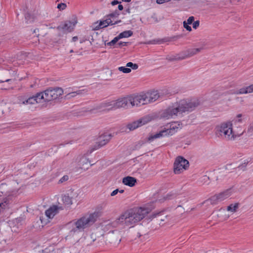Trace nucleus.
<instances>
[{
	"label": "nucleus",
	"mask_w": 253,
	"mask_h": 253,
	"mask_svg": "<svg viewBox=\"0 0 253 253\" xmlns=\"http://www.w3.org/2000/svg\"><path fill=\"white\" fill-rule=\"evenodd\" d=\"M98 216V213L94 212L70 222L67 224L69 229V236L73 237L84 231L85 229L94 224Z\"/></svg>",
	"instance_id": "5"
},
{
	"label": "nucleus",
	"mask_w": 253,
	"mask_h": 253,
	"mask_svg": "<svg viewBox=\"0 0 253 253\" xmlns=\"http://www.w3.org/2000/svg\"><path fill=\"white\" fill-rule=\"evenodd\" d=\"M76 23V22L66 21L63 25H60L58 28L64 33L71 32L73 30Z\"/></svg>",
	"instance_id": "15"
},
{
	"label": "nucleus",
	"mask_w": 253,
	"mask_h": 253,
	"mask_svg": "<svg viewBox=\"0 0 253 253\" xmlns=\"http://www.w3.org/2000/svg\"><path fill=\"white\" fill-rule=\"evenodd\" d=\"M83 91L84 90H79L76 91H73L72 92L68 93L66 95L65 97L66 99H70L72 97H75L77 95L81 94V93H82Z\"/></svg>",
	"instance_id": "24"
},
{
	"label": "nucleus",
	"mask_w": 253,
	"mask_h": 253,
	"mask_svg": "<svg viewBox=\"0 0 253 253\" xmlns=\"http://www.w3.org/2000/svg\"><path fill=\"white\" fill-rule=\"evenodd\" d=\"M62 201L63 203L66 205H71L72 204V198L69 195H64L62 197Z\"/></svg>",
	"instance_id": "25"
},
{
	"label": "nucleus",
	"mask_w": 253,
	"mask_h": 253,
	"mask_svg": "<svg viewBox=\"0 0 253 253\" xmlns=\"http://www.w3.org/2000/svg\"><path fill=\"white\" fill-rule=\"evenodd\" d=\"M88 159L85 157H82L79 162V166L81 169L85 170L88 169Z\"/></svg>",
	"instance_id": "21"
},
{
	"label": "nucleus",
	"mask_w": 253,
	"mask_h": 253,
	"mask_svg": "<svg viewBox=\"0 0 253 253\" xmlns=\"http://www.w3.org/2000/svg\"><path fill=\"white\" fill-rule=\"evenodd\" d=\"M203 180H205V181H206V180H207L208 179H209V177H208V176H207L206 175H205V176H204L203 177Z\"/></svg>",
	"instance_id": "50"
},
{
	"label": "nucleus",
	"mask_w": 253,
	"mask_h": 253,
	"mask_svg": "<svg viewBox=\"0 0 253 253\" xmlns=\"http://www.w3.org/2000/svg\"><path fill=\"white\" fill-rule=\"evenodd\" d=\"M118 70L124 73H129L131 72L130 68L123 66L119 67Z\"/></svg>",
	"instance_id": "29"
},
{
	"label": "nucleus",
	"mask_w": 253,
	"mask_h": 253,
	"mask_svg": "<svg viewBox=\"0 0 253 253\" xmlns=\"http://www.w3.org/2000/svg\"><path fill=\"white\" fill-rule=\"evenodd\" d=\"M70 52L71 53V52H73V50H72H72H71Z\"/></svg>",
	"instance_id": "54"
},
{
	"label": "nucleus",
	"mask_w": 253,
	"mask_h": 253,
	"mask_svg": "<svg viewBox=\"0 0 253 253\" xmlns=\"http://www.w3.org/2000/svg\"><path fill=\"white\" fill-rule=\"evenodd\" d=\"M18 100V103L20 105L35 104L41 102L40 97H39V93H37L35 96L30 97L25 100L23 99V97L21 96L19 98Z\"/></svg>",
	"instance_id": "13"
},
{
	"label": "nucleus",
	"mask_w": 253,
	"mask_h": 253,
	"mask_svg": "<svg viewBox=\"0 0 253 253\" xmlns=\"http://www.w3.org/2000/svg\"><path fill=\"white\" fill-rule=\"evenodd\" d=\"M200 104L199 100L197 98L182 99L164 110L161 117L166 119L174 118L175 116H181L183 113L194 110Z\"/></svg>",
	"instance_id": "3"
},
{
	"label": "nucleus",
	"mask_w": 253,
	"mask_h": 253,
	"mask_svg": "<svg viewBox=\"0 0 253 253\" xmlns=\"http://www.w3.org/2000/svg\"><path fill=\"white\" fill-rule=\"evenodd\" d=\"M78 40V37H74L72 38V41L73 42H76Z\"/></svg>",
	"instance_id": "49"
},
{
	"label": "nucleus",
	"mask_w": 253,
	"mask_h": 253,
	"mask_svg": "<svg viewBox=\"0 0 253 253\" xmlns=\"http://www.w3.org/2000/svg\"><path fill=\"white\" fill-rule=\"evenodd\" d=\"M239 203H235V204H231L227 208V210L232 212H235L237 209L239 208Z\"/></svg>",
	"instance_id": "26"
},
{
	"label": "nucleus",
	"mask_w": 253,
	"mask_h": 253,
	"mask_svg": "<svg viewBox=\"0 0 253 253\" xmlns=\"http://www.w3.org/2000/svg\"><path fill=\"white\" fill-rule=\"evenodd\" d=\"M247 164H248V162H245L244 164H242V165H240V166H239L238 168L243 170H244Z\"/></svg>",
	"instance_id": "38"
},
{
	"label": "nucleus",
	"mask_w": 253,
	"mask_h": 253,
	"mask_svg": "<svg viewBox=\"0 0 253 253\" xmlns=\"http://www.w3.org/2000/svg\"><path fill=\"white\" fill-rule=\"evenodd\" d=\"M69 179V177L68 175H64L62 177H61L59 181H58V183H62L65 181H67Z\"/></svg>",
	"instance_id": "35"
},
{
	"label": "nucleus",
	"mask_w": 253,
	"mask_h": 253,
	"mask_svg": "<svg viewBox=\"0 0 253 253\" xmlns=\"http://www.w3.org/2000/svg\"><path fill=\"white\" fill-rule=\"evenodd\" d=\"M120 40V38L119 36V35L116 37H115L111 42H108L107 43V45H109V46H113L114 45L115 43H116V42L119 40Z\"/></svg>",
	"instance_id": "28"
},
{
	"label": "nucleus",
	"mask_w": 253,
	"mask_h": 253,
	"mask_svg": "<svg viewBox=\"0 0 253 253\" xmlns=\"http://www.w3.org/2000/svg\"><path fill=\"white\" fill-rule=\"evenodd\" d=\"M200 25V21L199 20H197L196 21L193 22V28L195 29H196Z\"/></svg>",
	"instance_id": "36"
},
{
	"label": "nucleus",
	"mask_w": 253,
	"mask_h": 253,
	"mask_svg": "<svg viewBox=\"0 0 253 253\" xmlns=\"http://www.w3.org/2000/svg\"><path fill=\"white\" fill-rule=\"evenodd\" d=\"M150 43H155V42H150Z\"/></svg>",
	"instance_id": "55"
},
{
	"label": "nucleus",
	"mask_w": 253,
	"mask_h": 253,
	"mask_svg": "<svg viewBox=\"0 0 253 253\" xmlns=\"http://www.w3.org/2000/svg\"><path fill=\"white\" fill-rule=\"evenodd\" d=\"M66 4L64 3H60L58 4L57 7L60 10H64L66 8Z\"/></svg>",
	"instance_id": "34"
},
{
	"label": "nucleus",
	"mask_w": 253,
	"mask_h": 253,
	"mask_svg": "<svg viewBox=\"0 0 253 253\" xmlns=\"http://www.w3.org/2000/svg\"><path fill=\"white\" fill-rule=\"evenodd\" d=\"M119 3H121V2L117 0H114L111 2V4L112 5H116V4H119Z\"/></svg>",
	"instance_id": "43"
},
{
	"label": "nucleus",
	"mask_w": 253,
	"mask_h": 253,
	"mask_svg": "<svg viewBox=\"0 0 253 253\" xmlns=\"http://www.w3.org/2000/svg\"><path fill=\"white\" fill-rule=\"evenodd\" d=\"M160 97L157 90L148 91L145 93L133 94L126 97L120 98L115 100L116 109L127 107L131 105L133 106H140L156 101Z\"/></svg>",
	"instance_id": "1"
},
{
	"label": "nucleus",
	"mask_w": 253,
	"mask_h": 253,
	"mask_svg": "<svg viewBox=\"0 0 253 253\" xmlns=\"http://www.w3.org/2000/svg\"><path fill=\"white\" fill-rule=\"evenodd\" d=\"M181 128V124L179 122H173L169 125V127L164 128L159 132L150 135L148 137V141L151 142L156 139L172 135Z\"/></svg>",
	"instance_id": "7"
},
{
	"label": "nucleus",
	"mask_w": 253,
	"mask_h": 253,
	"mask_svg": "<svg viewBox=\"0 0 253 253\" xmlns=\"http://www.w3.org/2000/svg\"><path fill=\"white\" fill-rule=\"evenodd\" d=\"M202 48H190L186 50L183 51L178 54L176 59L182 60L190 57H191L202 50Z\"/></svg>",
	"instance_id": "12"
},
{
	"label": "nucleus",
	"mask_w": 253,
	"mask_h": 253,
	"mask_svg": "<svg viewBox=\"0 0 253 253\" xmlns=\"http://www.w3.org/2000/svg\"><path fill=\"white\" fill-rule=\"evenodd\" d=\"M151 118L149 116L144 117L137 121H134L131 123H129L127 125V128L129 130H133L135 129L145 125L150 122Z\"/></svg>",
	"instance_id": "11"
},
{
	"label": "nucleus",
	"mask_w": 253,
	"mask_h": 253,
	"mask_svg": "<svg viewBox=\"0 0 253 253\" xmlns=\"http://www.w3.org/2000/svg\"><path fill=\"white\" fill-rule=\"evenodd\" d=\"M136 182V179L131 176H126L123 179V183L126 185L130 187L133 186Z\"/></svg>",
	"instance_id": "20"
},
{
	"label": "nucleus",
	"mask_w": 253,
	"mask_h": 253,
	"mask_svg": "<svg viewBox=\"0 0 253 253\" xmlns=\"http://www.w3.org/2000/svg\"><path fill=\"white\" fill-rule=\"evenodd\" d=\"M253 92V84L248 86L243 87L236 91L235 93L237 94H247Z\"/></svg>",
	"instance_id": "22"
},
{
	"label": "nucleus",
	"mask_w": 253,
	"mask_h": 253,
	"mask_svg": "<svg viewBox=\"0 0 253 253\" xmlns=\"http://www.w3.org/2000/svg\"><path fill=\"white\" fill-rule=\"evenodd\" d=\"M194 19H195V18L194 16H190L187 19L186 23H187L189 24H191L193 23Z\"/></svg>",
	"instance_id": "37"
},
{
	"label": "nucleus",
	"mask_w": 253,
	"mask_h": 253,
	"mask_svg": "<svg viewBox=\"0 0 253 253\" xmlns=\"http://www.w3.org/2000/svg\"><path fill=\"white\" fill-rule=\"evenodd\" d=\"M183 27L185 29H186L187 31L190 32L192 31V28L191 27L189 26V24H188L187 23H186V21H184L183 22Z\"/></svg>",
	"instance_id": "33"
},
{
	"label": "nucleus",
	"mask_w": 253,
	"mask_h": 253,
	"mask_svg": "<svg viewBox=\"0 0 253 253\" xmlns=\"http://www.w3.org/2000/svg\"><path fill=\"white\" fill-rule=\"evenodd\" d=\"M32 16L30 15V14L27 13L25 14V19L26 20V22L27 23H31L33 21V18H31Z\"/></svg>",
	"instance_id": "32"
},
{
	"label": "nucleus",
	"mask_w": 253,
	"mask_h": 253,
	"mask_svg": "<svg viewBox=\"0 0 253 253\" xmlns=\"http://www.w3.org/2000/svg\"><path fill=\"white\" fill-rule=\"evenodd\" d=\"M170 0H157L156 2L158 4H163L166 2H168Z\"/></svg>",
	"instance_id": "40"
},
{
	"label": "nucleus",
	"mask_w": 253,
	"mask_h": 253,
	"mask_svg": "<svg viewBox=\"0 0 253 253\" xmlns=\"http://www.w3.org/2000/svg\"><path fill=\"white\" fill-rule=\"evenodd\" d=\"M241 117H242L241 114H238L237 116V119L236 120V121L238 123H241L242 122V119H241Z\"/></svg>",
	"instance_id": "41"
},
{
	"label": "nucleus",
	"mask_w": 253,
	"mask_h": 253,
	"mask_svg": "<svg viewBox=\"0 0 253 253\" xmlns=\"http://www.w3.org/2000/svg\"><path fill=\"white\" fill-rule=\"evenodd\" d=\"M120 15V13L119 12L117 11V10H115V11H114L113 12L110 13V14H109L108 15H107V17H109V18H113V17H118Z\"/></svg>",
	"instance_id": "31"
},
{
	"label": "nucleus",
	"mask_w": 253,
	"mask_h": 253,
	"mask_svg": "<svg viewBox=\"0 0 253 253\" xmlns=\"http://www.w3.org/2000/svg\"><path fill=\"white\" fill-rule=\"evenodd\" d=\"M133 35V32L131 30L125 31L121 33L119 36L120 39L123 38H128L131 37Z\"/></svg>",
	"instance_id": "23"
},
{
	"label": "nucleus",
	"mask_w": 253,
	"mask_h": 253,
	"mask_svg": "<svg viewBox=\"0 0 253 253\" xmlns=\"http://www.w3.org/2000/svg\"><path fill=\"white\" fill-rule=\"evenodd\" d=\"M39 97H40L41 102L42 100L45 102H48L53 100L49 88L44 90L43 92H39Z\"/></svg>",
	"instance_id": "17"
},
{
	"label": "nucleus",
	"mask_w": 253,
	"mask_h": 253,
	"mask_svg": "<svg viewBox=\"0 0 253 253\" xmlns=\"http://www.w3.org/2000/svg\"><path fill=\"white\" fill-rule=\"evenodd\" d=\"M121 239H119L118 240L117 239L116 241H114L113 240H112L111 241V243H117V244H119L121 242Z\"/></svg>",
	"instance_id": "47"
},
{
	"label": "nucleus",
	"mask_w": 253,
	"mask_h": 253,
	"mask_svg": "<svg viewBox=\"0 0 253 253\" xmlns=\"http://www.w3.org/2000/svg\"><path fill=\"white\" fill-rule=\"evenodd\" d=\"M200 104L199 100L197 98L182 99L164 110L161 117L166 119L174 118L175 116H181L183 113L194 110Z\"/></svg>",
	"instance_id": "2"
},
{
	"label": "nucleus",
	"mask_w": 253,
	"mask_h": 253,
	"mask_svg": "<svg viewBox=\"0 0 253 253\" xmlns=\"http://www.w3.org/2000/svg\"><path fill=\"white\" fill-rule=\"evenodd\" d=\"M118 44L121 46H126L127 44V42H119Z\"/></svg>",
	"instance_id": "45"
},
{
	"label": "nucleus",
	"mask_w": 253,
	"mask_h": 253,
	"mask_svg": "<svg viewBox=\"0 0 253 253\" xmlns=\"http://www.w3.org/2000/svg\"><path fill=\"white\" fill-rule=\"evenodd\" d=\"M10 80V79H5L4 80H0V83H3V82H8Z\"/></svg>",
	"instance_id": "48"
},
{
	"label": "nucleus",
	"mask_w": 253,
	"mask_h": 253,
	"mask_svg": "<svg viewBox=\"0 0 253 253\" xmlns=\"http://www.w3.org/2000/svg\"><path fill=\"white\" fill-rule=\"evenodd\" d=\"M178 55L176 56V57L174 59H175V60H177L176 59H175L177 57ZM173 59H171V60H172Z\"/></svg>",
	"instance_id": "53"
},
{
	"label": "nucleus",
	"mask_w": 253,
	"mask_h": 253,
	"mask_svg": "<svg viewBox=\"0 0 253 253\" xmlns=\"http://www.w3.org/2000/svg\"><path fill=\"white\" fill-rule=\"evenodd\" d=\"M234 191L232 188L228 189L222 192L212 196L209 200L211 204H217L227 198H229L233 193Z\"/></svg>",
	"instance_id": "9"
},
{
	"label": "nucleus",
	"mask_w": 253,
	"mask_h": 253,
	"mask_svg": "<svg viewBox=\"0 0 253 253\" xmlns=\"http://www.w3.org/2000/svg\"><path fill=\"white\" fill-rule=\"evenodd\" d=\"M97 109L100 111H108L116 109L115 100L105 101L99 104Z\"/></svg>",
	"instance_id": "14"
},
{
	"label": "nucleus",
	"mask_w": 253,
	"mask_h": 253,
	"mask_svg": "<svg viewBox=\"0 0 253 253\" xmlns=\"http://www.w3.org/2000/svg\"><path fill=\"white\" fill-rule=\"evenodd\" d=\"M215 133L218 137H221L226 140H234L237 136L241 134L235 133L233 130L232 123L226 122L216 126Z\"/></svg>",
	"instance_id": "6"
},
{
	"label": "nucleus",
	"mask_w": 253,
	"mask_h": 253,
	"mask_svg": "<svg viewBox=\"0 0 253 253\" xmlns=\"http://www.w3.org/2000/svg\"><path fill=\"white\" fill-rule=\"evenodd\" d=\"M174 197V195L172 194H168L165 198L166 200H170Z\"/></svg>",
	"instance_id": "39"
},
{
	"label": "nucleus",
	"mask_w": 253,
	"mask_h": 253,
	"mask_svg": "<svg viewBox=\"0 0 253 253\" xmlns=\"http://www.w3.org/2000/svg\"><path fill=\"white\" fill-rule=\"evenodd\" d=\"M126 67L131 68L133 70H136L138 68V65L130 62L126 64Z\"/></svg>",
	"instance_id": "30"
},
{
	"label": "nucleus",
	"mask_w": 253,
	"mask_h": 253,
	"mask_svg": "<svg viewBox=\"0 0 253 253\" xmlns=\"http://www.w3.org/2000/svg\"><path fill=\"white\" fill-rule=\"evenodd\" d=\"M148 209L143 208H136L126 211L110 224L112 227L120 225L131 226L140 221L148 213Z\"/></svg>",
	"instance_id": "4"
},
{
	"label": "nucleus",
	"mask_w": 253,
	"mask_h": 253,
	"mask_svg": "<svg viewBox=\"0 0 253 253\" xmlns=\"http://www.w3.org/2000/svg\"><path fill=\"white\" fill-rule=\"evenodd\" d=\"M119 192V189H115V190H114L111 193V196H115L117 194V193Z\"/></svg>",
	"instance_id": "42"
},
{
	"label": "nucleus",
	"mask_w": 253,
	"mask_h": 253,
	"mask_svg": "<svg viewBox=\"0 0 253 253\" xmlns=\"http://www.w3.org/2000/svg\"><path fill=\"white\" fill-rule=\"evenodd\" d=\"M60 208L57 206L53 205L45 211L46 216L49 219H52L59 212Z\"/></svg>",
	"instance_id": "16"
},
{
	"label": "nucleus",
	"mask_w": 253,
	"mask_h": 253,
	"mask_svg": "<svg viewBox=\"0 0 253 253\" xmlns=\"http://www.w3.org/2000/svg\"><path fill=\"white\" fill-rule=\"evenodd\" d=\"M130 13V9L129 7H128L124 12H123V14H126V13Z\"/></svg>",
	"instance_id": "44"
},
{
	"label": "nucleus",
	"mask_w": 253,
	"mask_h": 253,
	"mask_svg": "<svg viewBox=\"0 0 253 253\" xmlns=\"http://www.w3.org/2000/svg\"><path fill=\"white\" fill-rule=\"evenodd\" d=\"M118 8L119 10H122L124 8V6L123 5L121 4V3H119L118 6Z\"/></svg>",
	"instance_id": "46"
},
{
	"label": "nucleus",
	"mask_w": 253,
	"mask_h": 253,
	"mask_svg": "<svg viewBox=\"0 0 253 253\" xmlns=\"http://www.w3.org/2000/svg\"><path fill=\"white\" fill-rule=\"evenodd\" d=\"M121 20L117 21L114 23H113L111 19L109 17L106 18V19L104 20L100 21L99 24L98 25L99 28H103L107 27L109 25H113L117 24L120 22H121Z\"/></svg>",
	"instance_id": "19"
},
{
	"label": "nucleus",
	"mask_w": 253,
	"mask_h": 253,
	"mask_svg": "<svg viewBox=\"0 0 253 253\" xmlns=\"http://www.w3.org/2000/svg\"><path fill=\"white\" fill-rule=\"evenodd\" d=\"M122 0L124 1H125V2H129L131 1V0Z\"/></svg>",
	"instance_id": "51"
},
{
	"label": "nucleus",
	"mask_w": 253,
	"mask_h": 253,
	"mask_svg": "<svg viewBox=\"0 0 253 253\" xmlns=\"http://www.w3.org/2000/svg\"><path fill=\"white\" fill-rule=\"evenodd\" d=\"M247 133L249 136L253 135V122L249 125L247 130Z\"/></svg>",
	"instance_id": "27"
},
{
	"label": "nucleus",
	"mask_w": 253,
	"mask_h": 253,
	"mask_svg": "<svg viewBox=\"0 0 253 253\" xmlns=\"http://www.w3.org/2000/svg\"><path fill=\"white\" fill-rule=\"evenodd\" d=\"M53 100L59 98L63 93V90L61 87L49 88Z\"/></svg>",
	"instance_id": "18"
},
{
	"label": "nucleus",
	"mask_w": 253,
	"mask_h": 253,
	"mask_svg": "<svg viewBox=\"0 0 253 253\" xmlns=\"http://www.w3.org/2000/svg\"><path fill=\"white\" fill-rule=\"evenodd\" d=\"M111 137L112 135L108 133H105L99 136L91 151L97 150L106 145L110 141Z\"/></svg>",
	"instance_id": "10"
},
{
	"label": "nucleus",
	"mask_w": 253,
	"mask_h": 253,
	"mask_svg": "<svg viewBox=\"0 0 253 253\" xmlns=\"http://www.w3.org/2000/svg\"><path fill=\"white\" fill-rule=\"evenodd\" d=\"M124 192V190H119V192H120L121 193H123Z\"/></svg>",
	"instance_id": "52"
},
{
	"label": "nucleus",
	"mask_w": 253,
	"mask_h": 253,
	"mask_svg": "<svg viewBox=\"0 0 253 253\" xmlns=\"http://www.w3.org/2000/svg\"><path fill=\"white\" fill-rule=\"evenodd\" d=\"M189 162L181 156L177 157L174 165L173 170L175 174H178L186 169L189 167Z\"/></svg>",
	"instance_id": "8"
}]
</instances>
